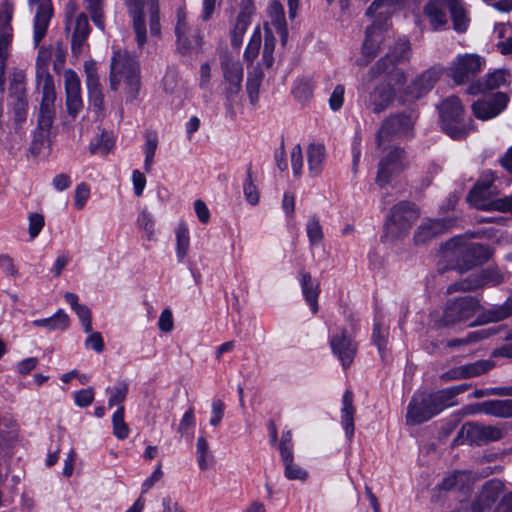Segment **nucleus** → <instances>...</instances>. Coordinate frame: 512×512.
Here are the masks:
<instances>
[{"mask_svg":"<svg viewBox=\"0 0 512 512\" xmlns=\"http://www.w3.org/2000/svg\"><path fill=\"white\" fill-rule=\"evenodd\" d=\"M132 20L135 41L139 48L147 43V23L152 37L161 36L160 9L158 0H123Z\"/></svg>","mask_w":512,"mask_h":512,"instance_id":"obj_1","label":"nucleus"},{"mask_svg":"<svg viewBox=\"0 0 512 512\" xmlns=\"http://www.w3.org/2000/svg\"><path fill=\"white\" fill-rule=\"evenodd\" d=\"M411 45L407 39H399L389 52L382 57L372 68L376 75H385L395 85H404L407 81L405 71L398 67L399 64L408 62L411 58Z\"/></svg>","mask_w":512,"mask_h":512,"instance_id":"obj_2","label":"nucleus"},{"mask_svg":"<svg viewBox=\"0 0 512 512\" xmlns=\"http://www.w3.org/2000/svg\"><path fill=\"white\" fill-rule=\"evenodd\" d=\"M442 129L453 139H462L472 130L471 120H464V107L456 96L445 98L438 105Z\"/></svg>","mask_w":512,"mask_h":512,"instance_id":"obj_3","label":"nucleus"},{"mask_svg":"<svg viewBox=\"0 0 512 512\" xmlns=\"http://www.w3.org/2000/svg\"><path fill=\"white\" fill-rule=\"evenodd\" d=\"M121 80H125L131 91L140 85L139 64L126 50H114L110 66V88L116 90Z\"/></svg>","mask_w":512,"mask_h":512,"instance_id":"obj_4","label":"nucleus"},{"mask_svg":"<svg viewBox=\"0 0 512 512\" xmlns=\"http://www.w3.org/2000/svg\"><path fill=\"white\" fill-rule=\"evenodd\" d=\"M418 216L415 206L409 202L402 201L395 205L385 221L383 235L385 241H394L405 236Z\"/></svg>","mask_w":512,"mask_h":512,"instance_id":"obj_5","label":"nucleus"},{"mask_svg":"<svg viewBox=\"0 0 512 512\" xmlns=\"http://www.w3.org/2000/svg\"><path fill=\"white\" fill-rule=\"evenodd\" d=\"M220 62L223 70V93L230 109L237 102L242 89L243 67L227 53L221 55Z\"/></svg>","mask_w":512,"mask_h":512,"instance_id":"obj_6","label":"nucleus"},{"mask_svg":"<svg viewBox=\"0 0 512 512\" xmlns=\"http://www.w3.org/2000/svg\"><path fill=\"white\" fill-rule=\"evenodd\" d=\"M442 72L443 69L440 66H433L422 72L409 85L401 86L399 101L403 104L413 103L424 97L440 79Z\"/></svg>","mask_w":512,"mask_h":512,"instance_id":"obj_7","label":"nucleus"},{"mask_svg":"<svg viewBox=\"0 0 512 512\" xmlns=\"http://www.w3.org/2000/svg\"><path fill=\"white\" fill-rule=\"evenodd\" d=\"M495 193V189H489L483 183H476L467 195V201L476 209L512 214V194L503 198H494Z\"/></svg>","mask_w":512,"mask_h":512,"instance_id":"obj_8","label":"nucleus"},{"mask_svg":"<svg viewBox=\"0 0 512 512\" xmlns=\"http://www.w3.org/2000/svg\"><path fill=\"white\" fill-rule=\"evenodd\" d=\"M175 34L177 48L181 54L196 52L201 48V36L197 28L190 23L182 8H179L176 13Z\"/></svg>","mask_w":512,"mask_h":512,"instance_id":"obj_9","label":"nucleus"},{"mask_svg":"<svg viewBox=\"0 0 512 512\" xmlns=\"http://www.w3.org/2000/svg\"><path fill=\"white\" fill-rule=\"evenodd\" d=\"M484 65V58L478 54H459L453 59L448 68L449 76L456 84L460 85L470 81L480 73Z\"/></svg>","mask_w":512,"mask_h":512,"instance_id":"obj_10","label":"nucleus"},{"mask_svg":"<svg viewBox=\"0 0 512 512\" xmlns=\"http://www.w3.org/2000/svg\"><path fill=\"white\" fill-rule=\"evenodd\" d=\"M508 277V273L501 272L498 268L488 267L477 275H470L464 280L453 283L447 288V292L472 291L484 286H497L505 282Z\"/></svg>","mask_w":512,"mask_h":512,"instance_id":"obj_11","label":"nucleus"},{"mask_svg":"<svg viewBox=\"0 0 512 512\" xmlns=\"http://www.w3.org/2000/svg\"><path fill=\"white\" fill-rule=\"evenodd\" d=\"M479 302L471 296H464L451 299L446 303L442 320L446 325L470 319L477 312Z\"/></svg>","mask_w":512,"mask_h":512,"instance_id":"obj_12","label":"nucleus"},{"mask_svg":"<svg viewBox=\"0 0 512 512\" xmlns=\"http://www.w3.org/2000/svg\"><path fill=\"white\" fill-rule=\"evenodd\" d=\"M437 415L428 393L416 392L407 407L406 423L408 425L422 424Z\"/></svg>","mask_w":512,"mask_h":512,"instance_id":"obj_13","label":"nucleus"},{"mask_svg":"<svg viewBox=\"0 0 512 512\" xmlns=\"http://www.w3.org/2000/svg\"><path fill=\"white\" fill-rule=\"evenodd\" d=\"M406 166L405 152L401 148H394L379 162L377 183L384 186L400 174Z\"/></svg>","mask_w":512,"mask_h":512,"instance_id":"obj_14","label":"nucleus"},{"mask_svg":"<svg viewBox=\"0 0 512 512\" xmlns=\"http://www.w3.org/2000/svg\"><path fill=\"white\" fill-rule=\"evenodd\" d=\"M415 119L414 113L398 114L386 119L378 132L379 145L391 136H410Z\"/></svg>","mask_w":512,"mask_h":512,"instance_id":"obj_15","label":"nucleus"},{"mask_svg":"<svg viewBox=\"0 0 512 512\" xmlns=\"http://www.w3.org/2000/svg\"><path fill=\"white\" fill-rule=\"evenodd\" d=\"M12 15L13 6L8 2L3 3L0 7V76H5L8 49L13 38Z\"/></svg>","mask_w":512,"mask_h":512,"instance_id":"obj_16","label":"nucleus"},{"mask_svg":"<svg viewBox=\"0 0 512 512\" xmlns=\"http://www.w3.org/2000/svg\"><path fill=\"white\" fill-rule=\"evenodd\" d=\"M30 5H37L33 23V41L38 46L45 37L54 14L51 0H28Z\"/></svg>","mask_w":512,"mask_h":512,"instance_id":"obj_17","label":"nucleus"},{"mask_svg":"<svg viewBox=\"0 0 512 512\" xmlns=\"http://www.w3.org/2000/svg\"><path fill=\"white\" fill-rule=\"evenodd\" d=\"M233 9H238L239 13L236 22L231 31V43L234 47L242 44L243 36L250 25V17L254 13L252 0H232Z\"/></svg>","mask_w":512,"mask_h":512,"instance_id":"obj_18","label":"nucleus"},{"mask_svg":"<svg viewBox=\"0 0 512 512\" xmlns=\"http://www.w3.org/2000/svg\"><path fill=\"white\" fill-rule=\"evenodd\" d=\"M37 86L42 93L38 117L39 128L43 131H49L55 115L54 102L56 93L54 83L37 84Z\"/></svg>","mask_w":512,"mask_h":512,"instance_id":"obj_19","label":"nucleus"},{"mask_svg":"<svg viewBox=\"0 0 512 512\" xmlns=\"http://www.w3.org/2000/svg\"><path fill=\"white\" fill-rule=\"evenodd\" d=\"M507 103V96L499 92L488 98L476 101L472 105V110L478 119L488 120L499 115L506 108Z\"/></svg>","mask_w":512,"mask_h":512,"instance_id":"obj_20","label":"nucleus"},{"mask_svg":"<svg viewBox=\"0 0 512 512\" xmlns=\"http://www.w3.org/2000/svg\"><path fill=\"white\" fill-rule=\"evenodd\" d=\"M64 85L66 91V106L70 116L76 117L83 108L81 98V85L78 75L73 70L64 73Z\"/></svg>","mask_w":512,"mask_h":512,"instance_id":"obj_21","label":"nucleus"},{"mask_svg":"<svg viewBox=\"0 0 512 512\" xmlns=\"http://www.w3.org/2000/svg\"><path fill=\"white\" fill-rule=\"evenodd\" d=\"M448 245H453L455 254L461 255L467 264H476L487 261L491 257V251L487 246L479 243L462 244L460 240L453 239Z\"/></svg>","mask_w":512,"mask_h":512,"instance_id":"obj_22","label":"nucleus"},{"mask_svg":"<svg viewBox=\"0 0 512 512\" xmlns=\"http://www.w3.org/2000/svg\"><path fill=\"white\" fill-rule=\"evenodd\" d=\"M503 488V482L498 479H492L487 481L483 485L482 490L477 499L472 503V511L485 512L489 510L497 500Z\"/></svg>","mask_w":512,"mask_h":512,"instance_id":"obj_23","label":"nucleus"},{"mask_svg":"<svg viewBox=\"0 0 512 512\" xmlns=\"http://www.w3.org/2000/svg\"><path fill=\"white\" fill-rule=\"evenodd\" d=\"M453 224L452 220L435 219L423 222L414 234L416 245H424L434 237L447 231Z\"/></svg>","mask_w":512,"mask_h":512,"instance_id":"obj_24","label":"nucleus"},{"mask_svg":"<svg viewBox=\"0 0 512 512\" xmlns=\"http://www.w3.org/2000/svg\"><path fill=\"white\" fill-rule=\"evenodd\" d=\"M351 345V339L346 330H338L330 338L332 352L339 359L344 370H347L352 363Z\"/></svg>","mask_w":512,"mask_h":512,"instance_id":"obj_25","label":"nucleus"},{"mask_svg":"<svg viewBox=\"0 0 512 512\" xmlns=\"http://www.w3.org/2000/svg\"><path fill=\"white\" fill-rule=\"evenodd\" d=\"M386 79L387 82L377 86L371 94V105L375 112L386 109L396 96L399 99V89L402 85H395L387 76Z\"/></svg>","mask_w":512,"mask_h":512,"instance_id":"obj_26","label":"nucleus"},{"mask_svg":"<svg viewBox=\"0 0 512 512\" xmlns=\"http://www.w3.org/2000/svg\"><path fill=\"white\" fill-rule=\"evenodd\" d=\"M510 81V74L504 69H498L492 73H488L482 80L473 83L468 88L469 94L484 93L489 90L499 88L500 86L508 84Z\"/></svg>","mask_w":512,"mask_h":512,"instance_id":"obj_27","label":"nucleus"},{"mask_svg":"<svg viewBox=\"0 0 512 512\" xmlns=\"http://www.w3.org/2000/svg\"><path fill=\"white\" fill-rule=\"evenodd\" d=\"M69 26L72 28V52L77 55L82 52L83 46L90 34V26L87 15L85 13H80L75 18V20L69 23Z\"/></svg>","mask_w":512,"mask_h":512,"instance_id":"obj_28","label":"nucleus"},{"mask_svg":"<svg viewBox=\"0 0 512 512\" xmlns=\"http://www.w3.org/2000/svg\"><path fill=\"white\" fill-rule=\"evenodd\" d=\"M465 391V385H457L439 390L435 393H428V396L437 410V415L448 407L456 405L455 397Z\"/></svg>","mask_w":512,"mask_h":512,"instance_id":"obj_29","label":"nucleus"},{"mask_svg":"<svg viewBox=\"0 0 512 512\" xmlns=\"http://www.w3.org/2000/svg\"><path fill=\"white\" fill-rule=\"evenodd\" d=\"M473 412L509 418L512 417V399L485 401L477 404V408Z\"/></svg>","mask_w":512,"mask_h":512,"instance_id":"obj_30","label":"nucleus"},{"mask_svg":"<svg viewBox=\"0 0 512 512\" xmlns=\"http://www.w3.org/2000/svg\"><path fill=\"white\" fill-rule=\"evenodd\" d=\"M308 170L312 177L318 176L324 166L326 149L321 143H310L306 150Z\"/></svg>","mask_w":512,"mask_h":512,"instance_id":"obj_31","label":"nucleus"},{"mask_svg":"<svg viewBox=\"0 0 512 512\" xmlns=\"http://www.w3.org/2000/svg\"><path fill=\"white\" fill-rule=\"evenodd\" d=\"M268 13L271 24L276 28L277 33L281 36V42L284 45L287 41L288 31L282 4L276 0L272 1L268 7Z\"/></svg>","mask_w":512,"mask_h":512,"instance_id":"obj_32","label":"nucleus"},{"mask_svg":"<svg viewBox=\"0 0 512 512\" xmlns=\"http://www.w3.org/2000/svg\"><path fill=\"white\" fill-rule=\"evenodd\" d=\"M300 284L303 295L313 314L318 311L319 287L312 281L311 275L307 272H300Z\"/></svg>","mask_w":512,"mask_h":512,"instance_id":"obj_33","label":"nucleus"},{"mask_svg":"<svg viewBox=\"0 0 512 512\" xmlns=\"http://www.w3.org/2000/svg\"><path fill=\"white\" fill-rule=\"evenodd\" d=\"M51 51L41 47L36 58V80L37 84L54 83L53 77L48 71L51 60Z\"/></svg>","mask_w":512,"mask_h":512,"instance_id":"obj_34","label":"nucleus"},{"mask_svg":"<svg viewBox=\"0 0 512 512\" xmlns=\"http://www.w3.org/2000/svg\"><path fill=\"white\" fill-rule=\"evenodd\" d=\"M69 323V316L62 309H59L51 317L32 321V325L36 327H44L49 331H64L68 328Z\"/></svg>","mask_w":512,"mask_h":512,"instance_id":"obj_35","label":"nucleus"},{"mask_svg":"<svg viewBox=\"0 0 512 512\" xmlns=\"http://www.w3.org/2000/svg\"><path fill=\"white\" fill-rule=\"evenodd\" d=\"M444 2H430L424 8V13L434 30L447 24Z\"/></svg>","mask_w":512,"mask_h":512,"instance_id":"obj_36","label":"nucleus"},{"mask_svg":"<svg viewBox=\"0 0 512 512\" xmlns=\"http://www.w3.org/2000/svg\"><path fill=\"white\" fill-rule=\"evenodd\" d=\"M445 8L449 10L454 29L463 32L467 28V18L461 0L444 1Z\"/></svg>","mask_w":512,"mask_h":512,"instance_id":"obj_37","label":"nucleus"},{"mask_svg":"<svg viewBox=\"0 0 512 512\" xmlns=\"http://www.w3.org/2000/svg\"><path fill=\"white\" fill-rule=\"evenodd\" d=\"M382 39L381 26L373 24L371 27L367 28L366 39L363 44V53L369 57L374 56Z\"/></svg>","mask_w":512,"mask_h":512,"instance_id":"obj_38","label":"nucleus"},{"mask_svg":"<svg viewBox=\"0 0 512 512\" xmlns=\"http://www.w3.org/2000/svg\"><path fill=\"white\" fill-rule=\"evenodd\" d=\"M264 78L263 70L260 67H254L248 72L247 93L252 104L257 103L259 99V89Z\"/></svg>","mask_w":512,"mask_h":512,"instance_id":"obj_39","label":"nucleus"},{"mask_svg":"<svg viewBox=\"0 0 512 512\" xmlns=\"http://www.w3.org/2000/svg\"><path fill=\"white\" fill-rule=\"evenodd\" d=\"M483 425L469 422L465 423L458 433V438L463 439L462 442L467 441L470 444L484 443Z\"/></svg>","mask_w":512,"mask_h":512,"instance_id":"obj_40","label":"nucleus"},{"mask_svg":"<svg viewBox=\"0 0 512 512\" xmlns=\"http://www.w3.org/2000/svg\"><path fill=\"white\" fill-rule=\"evenodd\" d=\"M175 234L176 256L178 261L181 262L186 257L190 246V236L187 225L183 222L179 223L175 230Z\"/></svg>","mask_w":512,"mask_h":512,"instance_id":"obj_41","label":"nucleus"},{"mask_svg":"<svg viewBox=\"0 0 512 512\" xmlns=\"http://www.w3.org/2000/svg\"><path fill=\"white\" fill-rule=\"evenodd\" d=\"M157 146H158L157 134L153 131L146 132L143 152L145 155L144 170L147 173H149L152 169Z\"/></svg>","mask_w":512,"mask_h":512,"instance_id":"obj_42","label":"nucleus"},{"mask_svg":"<svg viewBox=\"0 0 512 512\" xmlns=\"http://www.w3.org/2000/svg\"><path fill=\"white\" fill-rule=\"evenodd\" d=\"M196 456L200 470H207L214 462V457L209 449V444L205 437L198 438L196 443Z\"/></svg>","mask_w":512,"mask_h":512,"instance_id":"obj_43","label":"nucleus"},{"mask_svg":"<svg viewBox=\"0 0 512 512\" xmlns=\"http://www.w3.org/2000/svg\"><path fill=\"white\" fill-rule=\"evenodd\" d=\"M512 315V298H508L502 305L488 309L484 318L486 322L502 321Z\"/></svg>","mask_w":512,"mask_h":512,"instance_id":"obj_44","label":"nucleus"},{"mask_svg":"<svg viewBox=\"0 0 512 512\" xmlns=\"http://www.w3.org/2000/svg\"><path fill=\"white\" fill-rule=\"evenodd\" d=\"M284 465V475L289 480H305L308 473L294 463L293 455H286L281 458Z\"/></svg>","mask_w":512,"mask_h":512,"instance_id":"obj_45","label":"nucleus"},{"mask_svg":"<svg viewBox=\"0 0 512 512\" xmlns=\"http://www.w3.org/2000/svg\"><path fill=\"white\" fill-rule=\"evenodd\" d=\"M137 227L143 232L147 240L151 241L154 238L155 222L152 214L144 209L140 212L136 221Z\"/></svg>","mask_w":512,"mask_h":512,"instance_id":"obj_46","label":"nucleus"},{"mask_svg":"<svg viewBox=\"0 0 512 512\" xmlns=\"http://www.w3.org/2000/svg\"><path fill=\"white\" fill-rule=\"evenodd\" d=\"M306 234L312 247L322 243L324 234L318 218L313 216L307 221Z\"/></svg>","mask_w":512,"mask_h":512,"instance_id":"obj_47","label":"nucleus"},{"mask_svg":"<svg viewBox=\"0 0 512 512\" xmlns=\"http://www.w3.org/2000/svg\"><path fill=\"white\" fill-rule=\"evenodd\" d=\"M113 434L118 439H125L129 435V428L124 421V406H120L112 416Z\"/></svg>","mask_w":512,"mask_h":512,"instance_id":"obj_48","label":"nucleus"},{"mask_svg":"<svg viewBox=\"0 0 512 512\" xmlns=\"http://www.w3.org/2000/svg\"><path fill=\"white\" fill-rule=\"evenodd\" d=\"M84 70L86 74V87L88 93L97 92L102 90L100 79L98 76L96 63L93 61H88L84 65Z\"/></svg>","mask_w":512,"mask_h":512,"instance_id":"obj_49","label":"nucleus"},{"mask_svg":"<svg viewBox=\"0 0 512 512\" xmlns=\"http://www.w3.org/2000/svg\"><path fill=\"white\" fill-rule=\"evenodd\" d=\"M494 366V363L490 360H478L474 363L462 365L466 379L479 376L483 373L488 372Z\"/></svg>","mask_w":512,"mask_h":512,"instance_id":"obj_50","label":"nucleus"},{"mask_svg":"<svg viewBox=\"0 0 512 512\" xmlns=\"http://www.w3.org/2000/svg\"><path fill=\"white\" fill-rule=\"evenodd\" d=\"M113 144L111 137L106 133H102L90 143L89 150L92 154L106 155L113 147Z\"/></svg>","mask_w":512,"mask_h":512,"instance_id":"obj_51","label":"nucleus"},{"mask_svg":"<svg viewBox=\"0 0 512 512\" xmlns=\"http://www.w3.org/2000/svg\"><path fill=\"white\" fill-rule=\"evenodd\" d=\"M292 94L299 102H306L312 97L313 85L308 79H299L295 82Z\"/></svg>","mask_w":512,"mask_h":512,"instance_id":"obj_52","label":"nucleus"},{"mask_svg":"<svg viewBox=\"0 0 512 512\" xmlns=\"http://www.w3.org/2000/svg\"><path fill=\"white\" fill-rule=\"evenodd\" d=\"M351 399L350 391L346 390L343 395V408H342V423L344 425L346 435L348 438L352 435V412H351Z\"/></svg>","mask_w":512,"mask_h":512,"instance_id":"obj_53","label":"nucleus"},{"mask_svg":"<svg viewBox=\"0 0 512 512\" xmlns=\"http://www.w3.org/2000/svg\"><path fill=\"white\" fill-rule=\"evenodd\" d=\"M243 192L248 203H250L251 205H256L258 203L259 192L257 186L253 182L252 172L250 168L247 170L246 179L243 184Z\"/></svg>","mask_w":512,"mask_h":512,"instance_id":"obj_54","label":"nucleus"},{"mask_svg":"<svg viewBox=\"0 0 512 512\" xmlns=\"http://www.w3.org/2000/svg\"><path fill=\"white\" fill-rule=\"evenodd\" d=\"M128 394V384L125 382L119 383L117 386L111 389L110 397L108 399V406H123L122 403L125 401Z\"/></svg>","mask_w":512,"mask_h":512,"instance_id":"obj_55","label":"nucleus"},{"mask_svg":"<svg viewBox=\"0 0 512 512\" xmlns=\"http://www.w3.org/2000/svg\"><path fill=\"white\" fill-rule=\"evenodd\" d=\"M24 75L21 72L13 74L9 85V94L12 100L25 98Z\"/></svg>","mask_w":512,"mask_h":512,"instance_id":"obj_56","label":"nucleus"},{"mask_svg":"<svg viewBox=\"0 0 512 512\" xmlns=\"http://www.w3.org/2000/svg\"><path fill=\"white\" fill-rule=\"evenodd\" d=\"M490 335V332L487 330H479L469 333L464 338L452 339L447 342V346L449 347H458L461 345H467L470 343H474L480 341L484 338H487Z\"/></svg>","mask_w":512,"mask_h":512,"instance_id":"obj_57","label":"nucleus"},{"mask_svg":"<svg viewBox=\"0 0 512 512\" xmlns=\"http://www.w3.org/2000/svg\"><path fill=\"white\" fill-rule=\"evenodd\" d=\"M261 46V33L259 29H256L253 33L249 44L247 45L244 57L248 62H252L258 55Z\"/></svg>","mask_w":512,"mask_h":512,"instance_id":"obj_58","label":"nucleus"},{"mask_svg":"<svg viewBox=\"0 0 512 512\" xmlns=\"http://www.w3.org/2000/svg\"><path fill=\"white\" fill-rule=\"evenodd\" d=\"M388 329L382 324L375 323L373 329V341L381 354L384 353L387 346Z\"/></svg>","mask_w":512,"mask_h":512,"instance_id":"obj_59","label":"nucleus"},{"mask_svg":"<svg viewBox=\"0 0 512 512\" xmlns=\"http://www.w3.org/2000/svg\"><path fill=\"white\" fill-rule=\"evenodd\" d=\"M400 0H375L370 7L367 10V14L374 15L378 13L379 15L382 14H390L391 9L390 7L396 3H398Z\"/></svg>","mask_w":512,"mask_h":512,"instance_id":"obj_60","label":"nucleus"},{"mask_svg":"<svg viewBox=\"0 0 512 512\" xmlns=\"http://www.w3.org/2000/svg\"><path fill=\"white\" fill-rule=\"evenodd\" d=\"M291 167L296 177L301 175L303 168V153L299 144L295 145L290 153Z\"/></svg>","mask_w":512,"mask_h":512,"instance_id":"obj_61","label":"nucleus"},{"mask_svg":"<svg viewBox=\"0 0 512 512\" xmlns=\"http://www.w3.org/2000/svg\"><path fill=\"white\" fill-rule=\"evenodd\" d=\"M90 196V189L87 184L80 183L77 185L74 194V206L76 209L81 210L84 208Z\"/></svg>","mask_w":512,"mask_h":512,"instance_id":"obj_62","label":"nucleus"},{"mask_svg":"<svg viewBox=\"0 0 512 512\" xmlns=\"http://www.w3.org/2000/svg\"><path fill=\"white\" fill-rule=\"evenodd\" d=\"M210 424L214 427L218 426L224 416L225 404L221 399H214L211 404Z\"/></svg>","mask_w":512,"mask_h":512,"instance_id":"obj_63","label":"nucleus"},{"mask_svg":"<svg viewBox=\"0 0 512 512\" xmlns=\"http://www.w3.org/2000/svg\"><path fill=\"white\" fill-rule=\"evenodd\" d=\"M12 111L17 123L25 121L27 116L26 98H17L12 100Z\"/></svg>","mask_w":512,"mask_h":512,"instance_id":"obj_64","label":"nucleus"}]
</instances>
